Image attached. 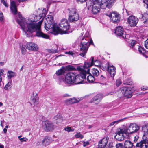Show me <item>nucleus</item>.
Listing matches in <instances>:
<instances>
[{
  "mask_svg": "<svg viewBox=\"0 0 148 148\" xmlns=\"http://www.w3.org/2000/svg\"><path fill=\"white\" fill-rule=\"evenodd\" d=\"M17 22L21 27L26 36L29 37L31 34L36 32V36L45 39H49V35L44 34L41 31V26L42 23V19L38 23H33L27 24L25 19L19 14L18 17L16 20Z\"/></svg>",
  "mask_w": 148,
  "mask_h": 148,
  "instance_id": "1",
  "label": "nucleus"
},
{
  "mask_svg": "<svg viewBox=\"0 0 148 148\" xmlns=\"http://www.w3.org/2000/svg\"><path fill=\"white\" fill-rule=\"evenodd\" d=\"M77 69L79 71L81 74H77L75 72H70L68 73L65 76V79L63 82L68 85L77 84L84 82L83 81L86 79L85 74L87 72L85 71L84 67L83 66H77Z\"/></svg>",
  "mask_w": 148,
  "mask_h": 148,
  "instance_id": "2",
  "label": "nucleus"
},
{
  "mask_svg": "<svg viewBox=\"0 0 148 148\" xmlns=\"http://www.w3.org/2000/svg\"><path fill=\"white\" fill-rule=\"evenodd\" d=\"M142 130L144 132L142 137L143 140L137 143L136 146H134V148L136 147L138 148H148V139L147 138L148 134V123L143 127Z\"/></svg>",
  "mask_w": 148,
  "mask_h": 148,
  "instance_id": "3",
  "label": "nucleus"
},
{
  "mask_svg": "<svg viewBox=\"0 0 148 148\" xmlns=\"http://www.w3.org/2000/svg\"><path fill=\"white\" fill-rule=\"evenodd\" d=\"M88 1L86 2V5L88 6V8L90 10L91 13L93 14H97L100 12L101 8L105 9L106 8H103V4L102 3V1L92 3V4L89 6V5Z\"/></svg>",
  "mask_w": 148,
  "mask_h": 148,
  "instance_id": "4",
  "label": "nucleus"
},
{
  "mask_svg": "<svg viewBox=\"0 0 148 148\" xmlns=\"http://www.w3.org/2000/svg\"><path fill=\"white\" fill-rule=\"evenodd\" d=\"M59 27H58L59 32L58 34H68L67 30L69 28L70 25L67 20L63 19L59 24Z\"/></svg>",
  "mask_w": 148,
  "mask_h": 148,
  "instance_id": "5",
  "label": "nucleus"
},
{
  "mask_svg": "<svg viewBox=\"0 0 148 148\" xmlns=\"http://www.w3.org/2000/svg\"><path fill=\"white\" fill-rule=\"evenodd\" d=\"M89 41L88 38L87 37L83 38L82 39L80 46L81 52L80 53L79 55L83 57H84L88 50V42Z\"/></svg>",
  "mask_w": 148,
  "mask_h": 148,
  "instance_id": "6",
  "label": "nucleus"
},
{
  "mask_svg": "<svg viewBox=\"0 0 148 148\" xmlns=\"http://www.w3.org/2000/svg\"><path fill=\"white\" fill-rule=\"evenodd\" d=\"M69 21L71 22H75L79 19L78 10L75 8L68 9Z\"/></svg>",
  "mask_w": 148,
  "mask_h": 148,
  "instance_id": "7",
  "label": "nucleus"
},
{
  "mask_svg": "<svg viewBox=\"0 0 148 148\" xmlns=\"http://www.w3.org/2000/svg\"><path fill=\"white\" fill-rule=\"evenodd\" d=\"M140 127L135 123H131L128 127L125 129L126 136H129L131 134L138 132Z\"/></svg>",
  "mask_w": 148,
  "mask_h": 148,
  "instance_id": "8",
  "label": "nucleus"
},
{
  "mask_svg": "<svg viewBox=\"0 0 148 148\" xmlns=\"http://www.w3.org/2000/svg\"><path fill=\"white\" fill-rule=\"evenodd\" d=\"M133 87L131 86H124L120 88L121 93L122 96L127 98H131L132 96Z\"/></svg>",
  "mask_w": 148,
  "mask_h": 148,
  "instance_id": "9",
  "label": "nucleus"
},
{
  "mask_svg": "<svg viewBox=\"0 0 148 148\" xmlns=\"http://www.w3.org/2000/svg\"><path fill=\"white\" fill-rule=\"evenodd\" d=\"M48 23L46 22L45 21V29L47 31H48L50 29H52L53 34L55 35L58 34V33L59 31L57 23H55L54 24H52Z\"/></svg>",
  "mask_w": 148,
  "mask_h": 148,
  "instance_id": "10",
  "label": "nucleus"
},
{
  "mask_svg": "<svg viewBox=\"0 0 148 148\" xmlns=\"http://www.w3.org/2000/svg\"><path fill=\"white\" fill-rule=\"evenodd\" d=\"M93 65L99 68L101 67V62L97 60L94 61V57H92L90 59V62L85 63L83 66H84L85 67L89 68Z\"/></svg>",
  "mask_w": 148,
  "mask_h": 148,
  "instance_id": "11",
  "label": "nucleus"
},
{
  "mask_svg": "<svg viewBox=\"0 0 148 148\" xmlns=\"http://www.w3.org/2000/svg\"><path fill=\"white\" fill-rule=\"evenodd\" d=\"M105 15L108 16L110 18L111 21L114 23L119 22L120 20V16L119 14L116 12H110L108 14H105Z\"/></svg>",
  "mask_w": 148,
  "mask_h": 148,
  "instance_id": "12",
  "label": "nucleus"
},
{
  "mask_svg": "<svg viewBox=\"0 0 148 148\" xmlns=\"http://www.w3.org/2000/svg\"><path fill=\"white\" fill-rule=\"evenodd\" d=\"M125 129H121L118 130L116 132V135L115 138L119 141L123 140L124 139L125 135H126Z\"/></svg>",
  "mask_w": 148,
  "mask_h": 148,
  "instance_id": "13",
  "label": "nucleus"
},
{
  "mask_svg": "<svg viewBox=\"0 0 148 148\" xmlns=\"http://www.w3.org/2000/svg\"><path fill=\"white\" fill-rule=\"evenodd\" d=\"M84 69L85 71L88 72H86L85 74V75L86 76V74H91L92 75L94 76L97 77L99 75V70L93 68L91 69L90 71V69L88 68L85 67L84 66Z\"/></svg>",
  "mask_w": 148,
  "mask_h": 148,
  "instance_id": "14",
  "label": "nucleus"
},
{
  "mask_svg": "<svg viewBox=\"0 0 148 148\" xmlns=\"http://www.w3.org/2000/svg\"><path fill=\"white\" fill-rule=\"evenodd\" d=\"M115 34L117 36H122L123 38H127V37L128 36L124 33L123 29L121 26L116 27L115 29Z\"/></svg>",
  "mask_w": 148,
  "mask_h": 148,
  "instance_id": "15",
  "label": "nucleus"
},
{
  "mask_svg": "<svg viewBox=\"0 0 148 148\" xmlns=\"http://www.w3.org/2000/svg\"><path fill=\"white\" fill-rule=\"evenodd\" d=\"M138 20L137 17L131 15L127 19V22L131 27L135 26L137 25Z\"/></svg>",
  "mask_w": 148,
  "mask_h": 148,
  "instance_id": "16",
  "label": "nucleus"
},
{
  "mask_svg": "<svg viewBox=\"0 0 148 148\" xmlns=\"http://www.w3.org/2000/svg\"><path fill=\"white\" fill-rule=\"evenodd\" d=\"M43 127L44 130L47 132L53 130L54 128L53 123L48 121H46L44 122Z\"/></svg>",
  "mask_w": 148,
  "mask_h": 148,
  "instance_id": "17",
  "label": "nucleus"
},
{
  "mask_svg": "<svg viewBox=\"0 0 148 148\" xmlns=\"http://www.w3.org/2000/svg\"><path fill=\"white\" fill-rule=\"evenodd\" d=\"M25 47L28 50L34 51H37L38 48L37 45L32 42L27 43L25 45Z\"/></svg>",
  "mask_w": 148,
  "mask_h": 148,
  "instance_id": "18",
  "label": "nucleus"
},
{
  "mask_svg": "<svg viewBox=\"0 0 148 148\" xmlns=\"http://www.w3.org/2000/svg\"><path fill=\"white\" fill-rule=\"evenodd\" d=\"M109 138L108 137H105L102 139L99 143L98 148H104L106 146L107 143Z\"/></svg>",
  "mask_w": 148,
  "mask_h": 148,
  "instance_id": "19",
  "label": "nucleus"
},
{
  "mask_svg": "<svg viewBox=\"0 0 148 148\" xmlns=\"http://www.w3.org/2000/svg\"><path fill=\"white\" fill-rule=\"evenodd\" d=\"M52 142V139L51 137L46 136L42 140V145L46 146L50 144Z\"/></svg>",
  "mask_w": 148,
  "mask_h": 148,
  "instance_id": "20",
  "label": "nucleus"
},
{
  "mask_svg": "<svg viewBox=\"0 0 148 148\" xmlns=\"http://www.w3.org/2000/svg\"><path fill=\"white\" fill-rule=\"evenodd\" d=\"M65 70L63 67H62L60 69H59L56 71V73L53 76V78L55 79L58 78V77L64 74Z\"/></svg>",
  "mask_w": 148,
  "mask_h": 148,
  "instance_id": "21",
  "label": "nucleus"
},
{
  "mask_svg": "<svg viewBox=\"0 0 148 148\" xmlns=\"http://www.w3.org/2000/svg\"><path fill=\"white\" fill-rule=\"evenodd\" d=\"M10 8L12 13L14 15L17 14V11L16 6V3L14 1H12L11 3Z\"/></svg>",
  "mask_w": 148,
  "mask_h": 148,
  "instance_id": "22",
  "label": "nucleus"
},
{
  "mask_svg": "<svg viewBox=\"0 0 148 148\" xmlns=\"http://www.w3.org/2000/svg\"><path fill=\"white\" fill-rule=\"evenodd\" d=\"M103 97V96L102 94H97L92 98L90 102L93 103L95 101H97L98 103H95L96 104H97L100 101L101 99Z\"/></svg>",
  "mask_w": 148,
  "mask_h": 148,
  "instance_id": "23",
  "label": "nucleus"
},
{
  "mask_svg": "<svg viewBox=\"0 0 148 148\" xmlns=\"http://www.w3.org/2000/svg\"><path fill=\"white\" fill-rule=\"evenodd\" d=\"M109 70L108 71L109 72L111 76L113 77H114L116 73V68L113 65H110L109 68Z\"/></svg>",
  "mask_w": 148,
  "mask_h": 148,
  "instance_id": "24",
  "label": "nucleus"
},
{
  "mask_svg": "<svg viewBox=\"0 0 148 148\" xmlns=\"http://www.w3.org/2000/svg\"><path fill=\"white\" fill-rule=\"evenodd\" d=\"M116 0H101L102 3L103 4V7L106 8L108 5L114 2Z\"/></svg>",
  "mask_w": 148,
  "mask_h": 148,
  "instance_id": "25",
  "label": "nucleus"
},
{
  "mask_svg": "<svg viewBox=\"0 0 148 148\" xmlns=\"http://www.w3.org/2000/svg\"><path fill=\"white\" fill-rule=\"evenodd\" d=\"M31 102L34 105H36L39 103V99L37 94L35 96L34 95L31 97Z\"/></svg>",
  "mask_w": 148,
  "mask_h": 148,
  "instance_id": "26",
  "label": "nucleus"
},
{
  "mask_svg": "<svg viewBox=\"0 0 148 148\" xmlns=\"http://www.w3.org/2000/svg\"><path fill=\"white\" fill-rule=\"evenodd\" d=\"M124 146L125 148H132L133 146H134L133 143L130 140H126L124 143Z\"/></svg>",
  "mask_w": 148,
  "mask_h": 148,
  "instance_id": "27",
  "label": "nucleus"
},
{
  "mask_svg": "<svg viewBox=\"0 0 148 148\" xmlns=\"http://www.w3.org/2000/svg\"><path fill=\"white\" fill-rule=\"evenodd\" d=\"M109 63L108 62H104L101 64V67H100L103 70L105 71H109V68L110 67Z\"/></svg>",
  "mask_w": 148,
  "mask_h": 148,
  "instance_id": "28",
  "label": "nucleus"
},
{
  "mask_svg": "<svg viewBox=\"0 0 148 148\" xmlns=\"http://www.w3.org/2000/svg\"><path fill=\"white\" fill-rule=\"evenodd\" d=\"M46 22L49 23H50L52 24H54V21L53 20V17L51 15H48L47 16L46 18Z\"/></svg>",
  "mask_w": 148,
  "mask_h": 148,
  "instance_id": "29",
  "label": "nucleus"
},
{
  "mask_svg": "<svg viewBox=\"0 0 148 148\" xmlns=\"http://www.w3.org/2000/svg\"><path fill=\"white\" fill-rule=\"evenodd\" d=\"M87 79L88 82L90 83L94 82L95 79V78L94 76L91 74H90L89 75L87 76Z\"/></svg>",
  "mask_w": 148,
  "mask_h": 148,
  "instance_id": "30",
  "label": "nucleus"
},
{
  "mask_svg": "<svg viewBox=\"0 0 148 148\" xmlns=\"http://www.w3.org/2000/svg\"><path fill=\"white\" fill-rule=\"evenodd\" d=\"M16 75V74L14 72L10 71H8L7 76L9 78L11 79Z\"/></svg>",
  "mask_w": 148,
  "mask_h": 148,
  "instance_id": "31",
  "label": "nucleus"
},
{
  "mask_svg": "<svg viewBox=\"0 0 148 148\" xmlns=\"http://www.w3.org/2000/svg\"><path fill=\"white\" fill-rule=\"evenodd\" d=\"M54 119L56 120H59V121H57V123L58 122H61L62 121L63 117L60 114L54 117Z\"/></svg>",
  "mask_w": 148,
  "mask_h": 148,
  "instance_id": "32",
  "label": "nucleus"
},
{
  "mask_svg": "<svg viewBox=\"0 0 148 148\" xmlns=\"http://www.w3.org/2000/svg\"><path fill=\"white\" fill-rule=\"evenodd\" d=\"M142 18L143 20H145H145L144 21V23H148V14H145L144 15H142Z\"/></svg>",
  "mask_w": 148,
  "mask_h": 148,
  "instance_id": "33",
  "label": "nucleus"
},
{
  "mask_svg": "<svg viewBox=\"0 0 148 148\" xmlns=\"http://www.w3.org/2000/svg\"><path fill=\"white\" fill-rule=\"evenodd\" d=\"M69 101L71 104L75 103L79 101V100H77L75 98L70 99H69Z\"/></svg>",
  "mask_w": 148,
  "mask_h": 148,
  "instance_id": "34",
  "label": "nucleus"
},
{
  "mask_svg": "<svg viewBox=\"0 0 148 148\" xmlns=\"http://www.w3.org/2000/svg\"><path fill=\"white\" fill-rule=\"evenodd\" d=\"M20 47L22 54L23 55H25L26 53V49L23 45H21V44H20Z\"/></svg>",
  "mask_w": 148,
  "mask_h": 148,
  "instance_id": "35",
  "label": "nucleus"
},
{
  "mask_svg": "<svg viewBox=\"0 0 148 148\" xmlns=\"http://www.w3.org/2000/svg\"><path fill=\"white\" fill-rule=\"evenodd\" d=\"M12 84L11 82H9L4 87V89L7 90H9L11 88V86Z\"/></svg>",
  "mask_w": 148,
  "mask_h": 148,
  "instance_id": "36",
  "label": "nucleus"
},
{
  "mask_svg": "<svg viewBox=\"0 0 148 148\" xmlns=\"http://www.w3.org/2000/svg\"><path fill=\"white\" fill-rule=\"evenodd\" d=\"M123 119H120L117 121H114L110 124L109 126H113L114 125H116L119 122L122 121Z\"/></svg>",
  "mask_w": 148,
  "mask_h": 148,
  "instance_id": "37",
  "label": "nucleus"
},
{
  "mask_svg": "<svg viewBox=\"0 0 148 148\" xmlns=\"http://www.w3.org/2000/svg\"><path fill=\"white\" fill-rule=\"evenodd\" d=\"M75 137L77 138L82 139L84 137V136L81 134L80 132H77L75 135Z\"/></svg>",
  "mask_w": 148,
  "mask_h": 148,
  "instance_id": "38",
  "label": "nucleus"
},
{
  "mask_svg": "<svg viewBox=\"0 0 148 148\" xmlns=\"http://www.w3.org/2000/svg\"><path fill=\"white\" fill-rule=\"evenodd\" d=\"M66 69L70 71L73 70L75 69V68L73 66L71 65L66 66Z\"/></svg>",
  "mask_w": 148,
  "mask_h": 148,
  "instance_id": "39",
  "label": "nucleus"
},
{
  "mask_svg": "<svg viewBox=\"0 0 148 148\" xmlns=\"http://www.w3.org/2000/svg\"><path fill=\"white\" fill-rule=\"evenodd\" d=\"M64 130L65 131L68 132H73L74 130V129L71 128L69 126H67L65 128Z\"/></svg>",
  "mask_w": 148,
  "mask_h": 148,
  "instance_id": "40",
  "label": "nucleus"
},
{
  "mask_svg": "<svg viewBox=\"0 0 148 148\" xmlns=\"http://www.w3.org/2000/svg\"><path fill=\"white\" fill-rule=\"evenodd\" d=\"M138 49L140 53L143 54L145 53V50L143 49L142 47L138 46Z\"/></svg>",
  "mask_w": 148,
  "mask_h": 148,
  "instance_id": "41",
  "label": "nucleus"
},
{
  "mask_svg": "<svg viewBox=\"0 0 148 148\" xmlns=\"http://www.w3.org/2000/svg\"><path fill=\"white\" fill-rule=\"evenodd\" d=\"M116 148H125L124 146L122 143H119L116 144Z\"/></svg>",
  "mask_w": 148,
  "mask_h": 148,
  "instance_id": "42",
  "label": "nucleus"
},
{
  "mask_svg": "<svg viewBox=\"0 0 148 148\" xmlns=\"http://www.w3.org/2000/svg\"><path fill=\"white\" fill-rule=\"evenodd\" d=\"M42 14H40L39 15V16L41 18L44 17L45 15L46 14V10L45 9H43L42 10Z\"/></svg>",
  "mask_w": 148,
  "mask_h": 148,
  "instance_id": "43",
  "label": "nucleus"
},
{
  "mask_svg": "<svg viewBox=\"0 0 148 148\" xmlns=\"http://www.w3.org/2000/svg\"><path fill=\"white\" fill-rule=\"evenodd\" d=\"M125 12H126V13L128 16L131 14V12L127 11L126 9H123V14L124 13H125Z\"/></svg>",
  "mask_w": 148,
  "mask_h": 148,
  "instance_id": "44",
  "label": "nucleus"
},
{
  "mask_svg": "<svg viewBox=\"0 0 148 148\" xmlns=\"http://www.w3.org/2000/svg\"><path fill=\"white\" fill-rule=\"evenodd\" d=\"M20 140L21 142H26L28 141V139L26 138V137H23L22 138L20 139Z\"/></svg>",
  "mask_w": 148,
  "mask_h": 148,
  "instance_id": "45",
  "label": "nucleus"
},
{
  "mask_svg": "<svg viewBox=\"0 0 148 148\" xmlns=\"http://www.w3.org/2000/svg\"><path fill=\"white\" fill-rule=\"evenodd\" d=\"M4 20V17L2 13L0 12V22H2Z\"/></svg>",
  "mask_w": 148,
  "mask_h": 148,
  "instance_id": "46",
  "label": "nucleus"
},
{
  "mask_svg": "<svg viewBox=\"0 0 148 148\" xmlns=\"http://www.w3.org/2000/svg\"><path fill=\"white\" fill-rule=\"evenodd\" d=\"M3 70H0V85H1V82L2 80V77L1 76L3 75Z\"/></svg>",
  "mask_w": 148,
  "mask_h": 148,
  "instance_id": "47",
  "label": "nucleus"
},
{
  "mask_svg": "<svg viewBox=\"0 0 148 148\" xmlns=\"http://www.w3.org/2000/svg\"><path fill=\"white\" fill-rule=\"evenodd\" d=\"M100 79L101 80V81L104 82L105 80L106 77L104 76L101 75L100 77Z\"/></svg>",
  "mask_w": 148,
  "mask_h": 148,
  "instance_id": "48",
  "label": "nucleus"
},
{
  "mask_svg": "<svg viewBox=\"0 0 148 148\" xmlns=\"http://www.w3.org/2000/svg\"><path fill=\"white\" fill-rule=\"evenodd\" d=\"M116 85L117 86H119L121 83V82L120 79H118L116 81Z\"/></svg>",
  "mask_w": 148,
  "mask_h": 148,
  "instance_id": "49",
  "label": "nucleus"
},
{
  "mask_svg": "<svg viewBox=\"0 0 148 148\" xmlns=\"http://www.w3.org/2000/svg\"><path fill=\"white\" fill-rule=\"evenodd\" d=\"M145 46L147 49H148V39L145 42Z\"/></svg>",
  "mask_w": 148,
  "mask_h": 148,
  "instance_id": "50",
  "label": "nucleus"
},
{
  "mask_svg": "<svg viewBox=\"0 0 148 148\" xmlns=\"http://www.w3.org/2000/svg\"><path fill=\"white\" fill-rule=\"evenodd\" d=\"M66 54H69L70 55H72L73 56V55L74 54V53L71 51H70L69 52H66L65 53Z\"/></svg>",
  "mask_w": 148,
  "mask_h": 148,
  "instance_id": "51",
  "label": "nucleus"
},
{
  "mask_svg": "<svg viewBox=\"0 0 148 148\" xmlns=\"http://www.w3.org/2000/svg\"><path fill=\"white\" fill-rule=\"evenodd\" d=\"M83 146L84 147H85L86 146L88 145L89 144V142L88 141H87L86 142L83 141Z\"/></svg>",
  "mask_w": 148,
  "mask_h": 148,
  "instance_id": "52",
  "label": "nucleus"
},
{
  "mask_svg": "<svg viewBox=\"0 0 148 148\" xmlns=\"http://www.w3.org/2000/svg\"><path fill=\"white\" fill-rule=\"evenodd\" d=\"M143 2L147 5V8H148V0H143Z\"/></svg>",
  "mask_w": 148,
  "mask_h": 148,
  "instance_id": "53",
  "label": "nucleus"
},
{
  "mask_svg": "<svg viewBox=\"0 0 148 148\" xmlns=\"http://www.w3.org/2000/svg\"><path fill=\"white\" fill-rule=\"evenodd\" d=\"M138 138L139 137L138 136H135L134 140V142L135 143H136L138 139Z\"/></svg>",
  "mask_w": 148,
  "mask_h": 148,
  "instance_id": "54",
  "label": "nucleus"
},
{
  "mask_svg": "<svg viewBox=\"0 0 148 148\" xmlns=\"http://www.w3.org/2000/svg\"><path fill=\"white\" fill-rule=\"evenodd\" d=\"M50 52L52 53H55L58 52V51L56 50L52 49L50 50Z\"/></svg>",
  "mask_w": 148,
  "mask_h": 148,
  "instance_id": "55",
  "label": "nucleus"
},
{
  "mask_svg": "<svg viewBox=\"0 0 148 148\" xmlns=\"http://www.w3.org/2000/svg\"><path fill=\"white\" fill-rule=\"evenodd\" d=\"M135 44V41L134 40H132L130 43L131 46L133 47Z\"/></svg>",
  "mask_w": 148,
  "mask_h": 148,
  "instance_id": "56",
  "label": "nucleus"
},
{
  "mask_svg": "<svg viewBox=\"0 0 148 148\" xmlns=\"http://www.w3.org/2000/svg\"><path fill=\"white\" fill-rule=\"evenodd\" d=\"M141 90H144L148 89V87L143 86L141 88Z\"/></svg>",
  "mask_w": 148,
  "mask_h": 148,
  "instance_id": "57",
  "label": "nucleus"
},
{
  "mask_svg": "<svg viewBox=\"0 0 148 148\" xmlns=\"http://www.w3.org/2000/svg\"><path fill=\"white\" fill-rule=\"evenodd\" d=\"M2 3L5 7H8V5L7 3L5 1H2Z\"/></svg>",
  "mask_w": 148,
  "mask_h": 148,
  "instance_id": "58",
  "label": "nucleus"
},
{
  "mask_svg": "<svg viewBox=\"0 0 148 148\" xmlns=\"http://www.w3.org/2000/svg\"><path fill=\"white\" fill-rule=\"evenodd\" d=\"M90 1L92 2V3L95 2V1L97 2H100L99 0H89Z\"/></svg>",
  "mask_w": 148,
  "mask_h": 148,
  "instance_id": "59",
  "label": "nucleus"
},
{
  "mask_svg": "<svg viewBox=\"0 0 148 148\" xmlns=\"http://www.w3.org/2000/svg\"><path fill=\"white\" fill-rule=\"evenodd\" d=\"M87 0H77V1L79 2L80 3H82L86 1Z\"/></svg>",
  "mask_w": 148,
  "mask_h": 148,
  "instance_id": "60",
  "label": "nucleus"
},
{
  "mask_svg": "<svg viewBox=\"0 0 148 148\" xmlns=\"http://www.w3.org/2000/svg\"><path fill=\"white\" fill-rule=\"evenodd\" d=\"M93 44V41L92 39H91L89 43L88 46L90 44Z\"/></svg>",
  "mask_w": 148,
  "mask_h": 148,
  "instance_id": "61",
  "label": "nucleus"
},
{
  "mask_svg": "<svg viewBox=\"0 0 148 148\" xmlns=\"http://www.w3.org/2000/svg\"><path fill=\"white\" fill-rule=\"evenodd\" d=\"M130 82H124V84H127V85H130Z\"/></svg>",
  "mask_w": 148,
  "mask_h": 148,
  "instance_id": "62",
  "label": "nucleus"
},
{
  "mask_svg": "<svg viewBox=\"0 0 148 148\" xmlns=\"http://www.w3.org/2000/svg\"><path fill=\"white\" fill-rule=\"evenodd\" d=\"M0 148H4V146L2 145L1 143H0Z\"/></svg>",
  "mask_w": 148,
  "mask_h": 148,
  "instance_id": "63",
  "label": "nucleus"
},
{
  "mask_svg": "<svg viewBox=\"0 0 148 148\" xmlns=\"http://www.w3.org/2000/svg\"><path fill=\"white\" fill-rule=\"evenodd\" d=\"M3 131L5 133H6L7 131V130L5 128H4L3 129Z\"/></svg>",
  "mask_w": 148,
  "mask_h": 148,
  "instance_id": "64",
  "label": "nucleus"
}]
</instances>
